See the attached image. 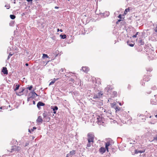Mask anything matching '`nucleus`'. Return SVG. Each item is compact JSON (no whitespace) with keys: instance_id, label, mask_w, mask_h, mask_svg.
I'll return each instance as SVG.
<instances>
[{"instance_id":"f257e3e1","label":"nucleus","mask_w":157,"mask_h":157,"mask_svg":"<svg viewBox=\"0 0 157 157\" xmlns=\"http://www.w3.org/2000/svg\"><path fill=\"white\" fill-rule=\"evenodd\" d=\"M97 122L99 125H104V124H103L104 123V118H103L101 115L100 116H98L97 117Z\"/></svg>"},{"instance_id":"f03ea898","label":"nucleus","mask_w":157,"mask_h":157,"mask_svg":"<svg viewBox=\"0 0 157 157\" xmlns=\"http://www.w3.org/2000/svg\"><path fill=\"white\" fill-rule=\"evenodd\" d=\"M94 135L93 133L90 132L87 134V140L89 142H92L93 144L94 142Z\"/></svg>"},{"instance_id":"7ed1b4c3","label":"nucleus","mask_w":157,"mask_h":157,"mask_svg":"<svg viewBox=\"0 0 157 157\" xmlns=\"http://www.w3.org/2000/svg\"><path fill=\"white\" fill-rule=\"evenodd\" d=\"M112 106L113 108L115 109L116 112H119L121 110V108L119 107L118 106H116V104H114L113 103L112 104Z\"/></svg>"},{"instance_id":"20e7f679","label":"nucleus","mask_w":157,"mask_h":157,"mask_svg":"<svg viewBox=\"0 0 157 157\" xmlns=\"http://www.w3.org/2000/svg\"><path fill=\"white\" fill-rule=\"evenodd\" d=\"M76 153V151L75 150H72L70 151L69 153L67 154L66 157H72V156Z\"/></svg>"},{"instance_id":"39448f33","label":"nucleus","mask_w":157,"mask_h":157,"mask_svg":"<svg viewBox=\"0 0 157 157\" xmlns=\"http://www.w3.org/2000/svg\"><path fill=\"white\" fill-rule=\"evenodd\" d=\"M29 95L33 98H36V96H38L37 94L34 91V90H33V91L31 92L29 94Z\"/></svg>"},{"instance_id":"423d86ee","label":"nucleus","mask_w":157,"mask_h":157,"mask_svg":"<svg viewBox=\"0 0 157 157\" xmlns=\"http://www.w3.org/2000/svg\"><path fill=\"white\" fill-rule=\"evenodd\" d=\"M102 95V94L101 92H99L97 94L93 96V98L94 99L96 98H100Z\"/></svg>"},{"instance_id":"0eeeda50","label":"nucleus","mask_w":157,"mask_h":157,"mask_svg":"<svg viewBox=\"0 0 157 157\" xmlns=\"http://www.w3.org/2000/svg\"><path fill=\"white\" fill-rule=\"evenodd\" d=\"M110 145H111V144L110 141H107L105 143V148L108 152L109 151V147Z\"/></svg>"},{"instance_id":"6e6552de","label":"nucleus","mask_w":157,"mask_h":157,"mask_svg":"<svg viewBox=\"0 0 157 157\" xmlns=\"http://www.w3.org/2000/svg\"><path fill=\"white\" fill-rule=\"evenodd\" d=\"M45 105V104L41 101H39L37 104V106L38 108L40 109V106H43Z\"/></svg>"},{"instance_id":"1a4fd4ad","label":"nucleus","mask_w":157,"mask_h":157,"mask_svg":"<svg viewBox=\"0 0 157 157\" xmlns=\"http://www.w3.org/2000/svg\"><path fill=\"white\" fill-rule=\"evenodd\" d=\"M106 148L104 147H101L99 149V151L102 154L105 153L106 151Z\"/></svg>"},{"instance_id":"9d476101","label":"nucleus","mask_w":157,"mask_h":157,"mask_svg":"<svg viewBox=\"0 0 157 157\" xmlns=\"http://www.w3.org/2000/svg\"><path fill=\"white\" fill-rule=\"evenodd\" d=\"M137 43L138 44V45H143L144 44V41L143 40L140 39V38L139 40H138Z\"/></svg>"},{"instance_id":"9b49d317","label":"nucleus","mask_w":157,"mask_h":157,"mask_svg":"<svg viewBox=\"0 0 157 157\" xmlns=\"http://www.w3.org/2000/svg\"><path fill=\"white\" fill-rule=\"evenodd\" d=\"M82 70L85 72L87 73L89 70V68L86 67H83L82 68Z\"/></svg>"},{"instance_id":"f8f14e48","label":"nucleus","mask_w":157,"mask_h":157,"mask_svg":"<svg viewBox=\"0 0 157 157\" xmlns=\"http://www.w3.org/2000/svg\"><path fill=\"white\" fill-rule=\"evenodd\" d=\"M2 72L4 75H7L8 73L7 68L6 67H3L2 70Z\"/></svg>"},{"instance_id":"ddd939ff","label":"nucleus","mask_w":157,"mask_h":157,"mask_svg":"<svg viewBox=\"0 0 157 157\" xmlns=\"http://www.w3.org/2000/svg\"><path fill=\"white\" fill-rule=\"evenodd\" d=\"M52 109L53 111V113L54 114L56 113V111L58 109V108L57 106H54L52 107Z\"/></svg>"},{"instance_id":"4468645a","label":"nucleus","mask_w":157,"mask_h":157,"mask_svg":"<svg viewBox=\"0 0 157 157\" xmlns=\"http://www.w3.org/2000/svg\"><path fill=\"white\" fill-rule=\"evenodd\" d=\"M43 120L42 118V117L40 116H39L38 117L37 120L36 122L38 123H41L42 122Z\"/></svg>"},{"instance_id":"2eb2a0df","label":"nucleus","mask_w":157,"mask_h":157,"mask_svg":"<svg viewBox=\"0 0 157 157\" xmlns=\"http://www.w3.org/2000/svg\"><path fill=\"white\" fill-rule=\"evenodd\" d=\"M150 78H149V77L146 75H145L144 76L143 78V80L145 81H148L150 80Z\"/></svg>"},{"instance_id":"dca6fc26","label":"nucleus","mask_w":157,"mask_h":157,"mask_svg":"<svg viewBox=\"0 0 157 157\" xmlns=\"http://www.w3.org/2000/svg\"><path fill=\"white\" fill-rule=\"evenodd\" d=\"M59 79V78H54L52 81L49 83V85H52L54 84L56 81L58 80Z\"/></svg>"},{"instance_id":"f3484780","label":"nucleus","mask_w":157,"mask_h":157,"mask_svg":"<svg viewBox=\"0 0 157 157\" xmlns=\"http://www.w3.org/2000/svg\"><path fill=\"white\" fill-rule=\"evenodd\" d=\"M112 97L114 98L116 97L117 95V92L115 91H113L112 94Z\"/></svg>"},{"instance_id":"a211bd4d","label":"nucleus","mask_w":157,"mask_h":157,"mask_svg":"<svg viewBox=\"0 0 157 157\" xmlns=\"http://www.w3.org/2000/svg\"><path fill=\"white\" fill-rule=\"evenodd\" d=\"M111 112L110 111H109L106 114V116L109 118H110L112 116L111 115Z\"/></svg>"},{"instance_id":"6ab92c4d","label":"nucleus","mask_w":157,"mask_h":157,"mask_svg":"<svg viewBox=\"0 0 157 157\" xmlns=\"http://www.w3.org/2000/svg\"><path fill=\"white\" fill-rule=\"evenodd\" d=\"M24 90V89L22 88L20 92L18 93H16V94L18 96L21 95L22 94V93H23V91Z\"/></svg>"},{"instance_id":"aec40b11","label":"nucleus","mask_w":157,"mask_h":157,"mask_svg":"<svg viewBox=\"0 0 157 157\" xmlns=\"http://www.w3.org/2000/svg\"><path fill=\"white\" fill-rule=\"evenodd\" d=\"M42 58L43 59L45 58H48L49 59H50V58L49 57L48 55L47 54H43Z\"/></svg>"},{"instance_id":"412c9836","label":"nucleus","mask_w":157,"mask_h":157,"mask_svg":"<svg viewBox=\"0 0 157 157\" xmlns=\"http://www.w3.org/2000/svg\"><path fill=\"white\" fill-rule=\"evenodd\" d=\"M129 10L130 9L129 8L126 9L124 11V14L125 15L129 11Z\"/></svg>"},{"instance_id":"4be33fe9","label":"nucleus","mask_w":157,"mask_h":157,"mask_svg":"<svg viewBox=\"0 0 157 157\" xmlns=\"http://www.w3.org/2000/svg\"><path fill=\"white\" fill-rule=\"evenodd\" d=\"M16 88H15L14 89V91H16L17 90L19 89V87L20 86V85L19 84H17V85H16Z\"/></svg>"},{"instance_id":"5701e85b","label":"nucleus","mask_w":157,"mask_h":157,"mask_svg":"<svg viewBox=\"0 0 157 157\" xmlns=\"http://www.w3.org/2000/svg\"><path fill=\"white\" fill-rule=\"evenodd\" d=\"M33 98L31 97L30 96H29V95H28V98L27 101H29L30 100H33Z\"/></svg>"},{"instance_id":"b1692460","label":"nucleus","mask_w":157,"mask_h":157,"mask_svg":"<svg viewBox=\"0 0 157 157\" xmlns=\"http://www.w3.org/2000/svg\"><path fill=\"white\" fill-rule=\"evenodd\" d=\"M60 36L61 37V38L62 39H65L67 37L66 35L65 34H63V35L61 34L60 35Z\"/></svg>"},{"instance_id":"393cba45","label":"nucleus","mask_w":157,"mask_h":157,"mask_svg":"<svg viewBox=\"0 0 157 157\" xmlns=\"http://www.w3.org/2000/svg\"><path fill=\"white\" fill-rule=\"evenodd\" d=\"M36 129V127H33V128L31 129H29V132H30V133H31V131H33L34 129Z\"/></svg>"},{"instance_id":"a878e982","label":"nucleus","mask_w":157,"mask_h":157,"mask_svg":"<svg viewBox=\"0 0 157 157\" xmlns=\"http://www.w3.org/2000/svg\"><path fill=\"white\" fill-rule=\"evenodd\" d=\"M110 89H111L110 88V86H107L105 88V90L107 92H108L109 91Z\"/></svg>"},{"instance_id":"bb28decb","label":"nucleus","mask_w":157,"mask_h":157,"mask_svg":"<svg viewBox=\"0 0 157 157\" xmlns=\"http://www.w3.org/2000/svg\"><path fill=\"white\" fill-rule=\"evenodd\" d=\"M10 17L11 19L13 20L15 18L16 16L14 15H10Z\"/></svg>"},{"instance_id":"cd10ccee","label":"nucleus","mask_w":157,"mask_h":157,"mask_svg":"<svg viewBox=\"0 0 157 157\" xmlns=\"http://www.w3.org/2000/svg\"><path fill=\"white\" fill-rule=\"evenodd\" d=\"M47 115H48L47 113V112H44L43 114V116L44 118H45L47 116Z\"/></svg>"},{"instance_id":"c85d7f7f","label":"nucleus","mask_w":157,"mask_h":157,"mask_svg":"<svg viewBox=\"0 0 157 157\" xmlns=\"http://www.w3.org/2000/svg\"><path fill=\"white\" fill-rule=\"evenodd\" d=\"M15 147H16L15 146H12L11 148V151H10L11 152H13Z\"/></svg>"},{"instance_id":"c756f323","label":"nucleus","mask_w":157,"mask_h":157,"mask_svg":"<svg viewBox=\"0 0 157 157\" xmlns=\"http://www.w3.org/2000/svg\"><path fill=\"white\" fill-rule=\"evenodd\" d=\"M104 15L105 14V17H108L109 15V12L106 11L104 13Z\"/></svg>"},{"instance_id":"7c9ffc66","label":"nucleus","mask_w":157,"mask_h":157,"mask_svg":"<svg viewBox=\"0 0 157 157\" xmlns=\"http://www.w3.org/2000/svg\"><path fill=\"white\" fill-rule=\"evenodd\" d=\"M91 144H92V142H88L86 145L87 147H90L91 146Z\"/></svg>"},{"instance_id":"2f4dec72","label":"nucleus","mask_w":157,"mask_h":157,"mask_svg":"<svg viewBox=\"0 0 157 157\" xmlns=\"http://www.w3.org/2000/svg\"><path fill=\"white\" fill-rule=\"evenodd\" d=\"M64 69L62 68L59 71V74L60 73V74H63L64 72Z\"/></svg>"},{"instance_id":"473e14b6","label":"nucleus","mask_w":157,"mask_h":157,"mask_svg":"<svg viewBox=\"0 0 157 157\" xmlns=\"http://www.w3.org/2000/svg\"><path fill=\"white\" fill-rule=\"evenodd\" d=\"M13 54H11V53H10L9 55L7 57V59H10V57L13 55Z\"/></svg>"},{"instance_id":"72a5a7b5","label":"nucleus","mask_w":157,"mask_h":157,"mask_svg":"<svg viewBox=\"0 0 157 157\" xmlns=\"http://www.w3.org/2000/svg\"><path fill=\"white\" fill-rule=\"evenodd\" d=\"M151 103L152 105H156V102L154 101L153 100H151Z\"/></svg>"},{"instance_id":"f704fd0d","label":"nucleus","mask_w":157,"mask_h":157,"mask_svg":"<svg viewBox=\"0 0 157 157\" xmlns=\"http://www.w3.org/2000/svg\"><path fill=\"white\" fill-rule=\"evenodd\" d=\"M147 71H152V69L151 68H148L146 69Z\"/></svg>"},{"instance_id":"c9c22d12","label":"nucleus","mask_w":157,"mask_h":157,"mask_svg":"<svg viewBox=\"0 0 157 157\" xmlns=\"http://www.w3.org/2000/svg\"><path fill=\"white\" fill-rule=\"evenodd\" d=\"M127 44L128 45H129L131 47H133L134 45V44H129V42L128 41L127 42Z\"/></svg>"},{"instance_id":"e433bc0d","label":"nucleus","mask_w":157,"mask_h":157,"mask_svg":"<svg viewBox=\"0 0 157 157\" xmlns=\"http://www.w3.org/2000/svg\"><path fill=\"white\" fill-rule=\"evenodd\" d=\"M153 140L157 141V135H156L153 137Z\"/></svg>"},{"instance_id":"4c0bfd02","label":"nucleus","mask_w":157,"mask_h":157,"mask_svg":"<svg viewBox=\"0 0 157 157\" xmlns=\"http://www.w3.org/2000/svg\"><path fill=\"white\" fill-rule=\"evenodd\" d=\"M144 151H138V152H136V154H137L139 153H142L144 152Z\"/></svg>"},{"instance_id":"58836bf2","label":"nucleus","mask_w":157,"mask_h":157,"mask_svg":"<svg viewBox=\"0 0 157 157\" xmlns=\"http://www.w3.org/2000/svg\"><path fill=\"white\" fill-rule=\"evenodd\" d=\"M33 87V86L31 85L29 87L27 88V89H28L29 90H31Z\"/></svg>"},{"instance_id":"ea45409f","label":"nucleus","mask_w":157,"mask_h":157,"mask_svg":"<svg viewBox=\"0 0 157 157\" xmlns=\"http://www.w3.org/2000/svg\"><path fill=\"white\" fill-rule=\"evenodd\" d=\"M7 108L5 106H1L0 108V109H6Z\"/></svg>"},{"instance_id":"a19ab883","label":"nucleus","mask_w":157,"mask_h":157,"mask_svg":"<svg viewBox=\"0 0 157 157\" xmlns=\"http://www.w3.org/2000/svg\"><path fill=\"white\" fill-rule=\"evenodd\" d=\"M5 7H6L7 9H9L10 7V6L9 5H6L5 6Z\"/></svg>"},{"instance_id":"79ce46f5","label":"nucleus","mask_w":157,"mask_h":157,"mask_svg":"<svg viewBox=\"0 0 157 157\" xmlns=\"http://www.w3.org/2000/svg\"><path fill=\"white\" fill-rule=\"evenodd\" d=\"M29 144V143L28 142H26L24 145V146L25 147L27 146H28Z\"/></svg>"},{"instance_id":"37998d69","label":"nucleus","mask_w":157,"mask_h":157,"mask_svg":"<svg viewBox=\"0 0 157 157\" xmlns=\"http://www.w3.org/2000/svg\"><path fill=\"white\" fill-rule=\"evenodd\" d=\"M154 29L155 32L157 33V26H156V27L154 28Z\"/></svg>"},{"instance_id":"c03bdc74","label":"nucleus","mask_w":157,"mask_h":157,"mask_svg":"<svg viewBox=\"0 0 157 157\" xmlns=\"http://www.w3.org/2000/svg\"><path fill=\"white\" fill-rule=\"evenodd\" d=\"M152 89L153 90H155L156 89V86H154L152 88Z\"/></svg>"},{"instance_id":"a18cd8bd","label":"nucleus","mask_w":157,"mask_h":157,"mask_svg":"<svg viewBox=\"0 0 157 157\" xmlns=\"http://www.w3.org/2000/svg\"><path fill=\"white\" fill-rule=\"evenodd\" d=\"M121 25H124L125 24V22L124 21H123L121 22Z\"/></svg>"},{"instance_id":"49530a36","label":"nucleus","mask_w":157,"mask_h":157,"mask_svg":"<svg viewBox=\"0 0 157 157\" xmlns=\"http://www.w3.org/2000/svg\"><path fill=\"white\" fill-rule=\"evenodd\" d=\"M121 21V19H119L116 22V24H118L119 22Z\"/></svg>"},{"instance_id":"de8ad7c7","label":"nucleus","mask_w":157,"mask_h":157,"mask_svg":"<svg viewBox=\"0 0 157 157\" xmlns=\"http://www.w3.org/2000/svg\"><path fill=\"white\" fill-rule=\"evenodd\" d=\"M128 89H130L131 88V86L130 85H128Z\"/></svg>"},{"instance_id":"09e8293b","label":"nucleus","mask_w":157,"mask_h":157,"mask_svg":"<svg viewBox=\"0 0 157 157\" xmlns=\"http://www.w3.org/2000/svg\"><path fill=\"white\" fill-rule=\"evenodd\" d=\"M121 14H120L118 16V17L120 18H121Z\"/></svg>"},{"instance_id":"8fccbe9b","label":"nucleus","mask_w":157,"mask_h":157,"mask_svg":"<svg viewBox=\"0 0 157 157\" xmlns=\"http://www.w3.org/2000/svg\"><path fill=\"white\" fill-rule=\"evenodd\" d=\"M59 31H60V32H62L63 31V30H62V29H60V30H59V29H57V31H58V32H59Z\"/></svg>"},{"instance_id":"3c124183","label":"nucleus","mask_w":157,"mask_h":157,"mask_svg":"<svg viewBox=\"0 0 157 157\" xmlns=\"http://www.w3.org/2000/svg\"><path fill=\"white\" fill-rule=\"evenodd\" d=\"M137 36V35H136V34H135V35H134L133 36H132V37L133 38H135V37H136Z\"/></svg>"},{"instance_id":"603ef678","label":"nucleus","mask_w":157,"mask_h":157,"mask_svg":"<svg viewBox=\"0 0 157 157\" xmlns=\"http://www.w3.org/2000/svg\"><path fill=\"white\" fill-rule=\"evenodd\" d=\"M26 1L28 2H31L32 0H26Z\"/></svg>"},{"instance_id":"864d4df0","label":"nucleus","mask_w":157,"mask_h":157,"mask_svg":"<svg viewBox=\"0 0 157 157\" xmlns=\"http://www.w3.org/2000/svg\"><path fill=\"white\" fill-rule=\"evenodd\" d=\"M55 9H58L59 8V7H58L57 6H56L55 7Z\"/></svg>"},{"instance_id":"5fc2aeb1","label":"nucleus","mask_w":157,"mask_h":157,"mask_svg":"<svg viewBox=\"0 0 157 157\" xmlns=\"http://www.w3.org/2000/svg\"><path fill=\"white\" fill-rule=\"evenodd\" d=\"M33 105H35V101H33Z\"/></svg>"},{"instance_id":"6e6d98bb","label":"nucleus","mask_w":157,"mask_h":157,"mask_svg":"<svg viewBox=\"0 0 157 157\" xmlns=\"http://www.w3.org/2000/svg\"><path fill=\"white\" fill-rule=\"evenodd\" d=\"M138 150H136L135 151V153L136 154V152H138Z\"/></svg>"},{"instance_id":"4d7b16f0","label":"nucleus","mask_w":157,"mask_h":157,"mask_svg":"<svg viewBox=\"0 0 157 157\" xmlns=\"http://www.w3.org/2000/svg\"><path fill=\"white\" fill-rule=\"evenodd\" d=\"M25 65L26 66H29V64L28 63H26L25 64Z\"/></svg>"},{"instance_id":"13d9d810","label":"nucleus","mask_w":157,"mask_h":157,"mask_svg":"<svg viewBox=\"0 0 157 157\" xmlns=\"http://www.w3.org/2000/svg\"><path fill=\"white\" fill-rule=\"evenodd\" d=\"M141 84H142V85L143 86V85H144V82L143 83V82H142V83H141Z\"/></svg>"},{"instance_id":"bf43d9fd","label":"nucleus","mask_w":157,"mask_h":157,"mask_svg":"<svg viewBox=\"0 0 157 157\" xmlns=\"http://www.w3.org/2000/svg\"><path fill=\"white\" fill-rule=\"evenodd\" d=\"M14 0V2H13V3L14 4H15L16 3V2H15V0Z\"/></svg>"},{"instance_id":"052dcab7","label":"nucleus","mask_w":157,"mask_h":157,"mask_svg":"<svg viewBox=\"0 0 157 157\" xmlns=\"http://www.w3.org/2000/svg\"><path fill=\"white\" fill-rule=\"evenodd\" d=\"M50 61V60H48V61H47V63H46V64H47V63H48V62H49Z\"/></svg>"},{"instance_id":"680f3d73","label":"nucleus","mask_w":157,"mask_h":157,"mask_svg":"<svg viewBox=\"0 0 157 157\" xmlns=\"http://www.w3.org/2000/svg\"><path fill=\"white\" fill-rule=\"evenodd\" d=\"M138 33H139V32H137L136 34V35H137L138 34Z\"/></svg>"},{"instance_id":"e2e57ef3","label":"nucleus","mask_w":157,"mask_h":157,"mask_svg":"<svg viewBox=\"0 0 157 157\" xmlns=\"http://www.w3.org/2000/svg\"><path fill=\"white\" fill-rule=\"evenodd\" d=\"M119 105H121V103H119Z\"/></svg>"},{"instance_id":"0e129e2a","label":"nucleus","mask_w":157,"mask_h":157,"mask_svg":"<svg viewBox=\"0 0 157 157\" xmlns=\"http://www.w3.org/2000/svg\"><path fill=\"white\" fill-rule=\"evenodd\" d=\"M155 117H156V118H157V114L156 115H155Z\"/></svg>"},{"instance_id":"69168bd1","label":"nucleus","mask_w":157,"mask_h":157,"mask_svg":"<svg viewBox=\"0 0 157 157\" xmlns=\"http://www.w3.org/2000/svg\"><path fill=\"white\" fill-rule=\"evenodd\" d=\"M65 76L67 77H68V76H67L66 75H65Z\"/></svg>"},{"instance_id":"338daca9","label":"nucleus","mask_w":157,"mask_h":157,"mask_svg":"<svg viewBox=\"0 0 157 157\" xmlns=\"http://www.w3.org/2000/svg\"><path fill=\"white\" fill-rule=\"evenodd\" d=\"M32 0L33 1V0Z\"/></svg>"}]
</instances>
